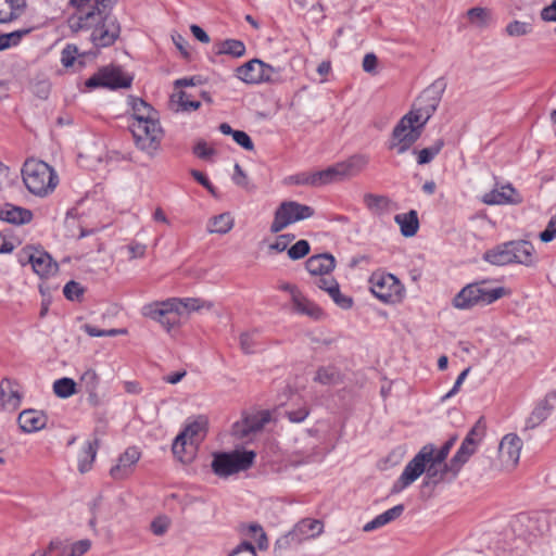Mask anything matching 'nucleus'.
I'll list each match as a JSON object with an SVG mask.
<instances>
[{
	"label": "nucleus",
	"mask_w": 556,
	"mask_h": 556,
	"mask_svg": "<svg viewBox=\"0 0 556 556\" xmlns=\"http://www.w3.org/2000/svg\"><path fill=\"white\" fill-rule=\"evenodd\" d=\"M117 0H70L73 12L67 18L73 33H89V39L97 48L115 43L121 35V25L112 10Z\"/></svg>",
	"instance_id": "nucleus-1"
},
{
	"label": "nucleus",
	"mask_w": 556,
	"mask_h": 556,
	"mask_svg": "<svg viewBox=\"0 0 556 556\" xmlns=\"http://www.w3.org/2000/svg\"><path fill=\"white\" fill-rule=\"evenodd\" d=\"M435 446L431 443L424 445L420 451L405 466L402 475L393 483L391 493L396 494L415 482L424 472L426 473L425 484H438L452 478L448 463H437L434 456Z\"/></svg>",
	"instance_id": "nucleus-2"
},
{
	"label": "nucleus",
	"mask_w": 556,
	"mask_h": 556,
	"mask_svg": "<svg viewBox=\"0 0 556 556\" xmlns=\"http://www.w3.org/2000/svg\"><path fill=\"white\" fill-rule=\"evenodd\" d=\"M22 177L27 190L41 198L52 193L59 184V177L53 167L36 159L25 161Z\"/></svg>",
	"instance_id": "nucleus-3"
},
{
	"label": "nucleus",
	"mask_w": 556,
	"mask_h": 556,
	"mask_svg": "<svg viewBox=\"0 0 556 556\" xmlns=\"http://www.w3.org/2000/svg\"><path fill=\"white\" fill-rule=\"evenodd\" d=\"M255 452L235 450L232 452H219L213 455L212 470L222 478H227L252 467Z\"/></svg>",
	"instance_id": "nucleus-4"
},
{
	"label": "nucleus",
	"mask_w": 556,
	"mask_h": 556,
	"mask_svg": "<svg viewBox=\"0 0 556 556\" xmlns=\"http://www.w3.org/2000/svg\"><path fill=\"white\" fill-rule=\"evenodd\" d=\"M424 128L412 114H405L392 130L389 149L395 150L397 154L405 153L420 138Z\"/></svg>",
	"instance_id": "nucleus-5"
},
{
	"label": "nucleus",
	"mask_w": 556,
	"mask_h": 556,
	"mask_svg": "<svg viewBox=\"0 0 556 556\" xmlns=\"http://www.w3.org/2000/svg\"><path fill=\"white\" fill-rule=\"evenodd\" d=\"M506 294L504 287L484 289L479 283L464 287L453 299L456 308L468 309L475 305H489Z\"/></svg>",
	"instance_id": "nucleus-6"
},
{
	"label": "nucleus",
	"mask_w": 556,
	"mask_h": 556,
	"mask_svg": "<svg viewBox=\"0 0 556 556\" xmlns=\"http://www.w3.org/2000/svg\"><path fill=\"white\" fill-rule=\"evenodd\" d=\"M314 214V208L306 204L296 201H283L275 211L269 230L271 233H279L289 225L311 218Z\"/></svg>",
	"instance_id": "nucleus-7"
},
{
	"label": "nucleus",
	"mask_w": 556,
	"mask_h": 556,
	"mask_svg": "<svg viewBox=\"0 0 556 556\" xmlns=\"http://www.w3.org/2000/svg\"><path fill=\"white\" fill-rule=\"evenodd\" d=\"M130 130L135 138L136 146L147 152L153 154L159 148L163 138V129L159 118L147 121V123H132Z\"/></svg>",
	"instance_id": "nucleus-8"
},
{
	"label": "nucleus",
	"mask_w": 556,
	"mask_h": 556,
	"mask_svg": "<svg viewBox=\"0 0 556 556\" xmlns=\"http://www.w3.org/2000/svg\"><path fill=\"white\" fill-rule=\"evenodd\" d=\"M372 294L384 303L401 301L403 286L392 274L374 273L369 278Z\"/></svg>",
	"instance_id": "nucleus-9"
},
{
	"label": "nucleus",
	"mask_w": 556,
	"mask_h": 556,
	"mask_svg": "<svg viewBox=\"0 0 556 556\" xmlns=\"http://www.w3.org/2000/svg\"><path fill=\"white\" fill-rule=\"evenodd\" d=\"M131 81L132 77L125 75L119 67L105 66L88 78L85 86L89 89L99 87L118 89L130 87Z\"/></svg>",
	"instance_id": "nucleus-10"
},
{
	"label": "nucleus",
	"mask_w": 556,
	"mask_h": 556,
	"mask_svg": "<svg viewBox=\"0 0 556 556\" xmlns=\"http://www.w3.org/2000/svg\"><path fill=\"white\" fill-rule=\"evenodd\" d=\"M440 101L441 92L434 87H429L416 99L408 114H412L416 121L426 126L430 117L437 111Z\"/></svg>",
	"instance_id": "nucleus-11"
},
{
	"label": "nucleus",
	"mask_w": 556,
	"mask_h": 556,
	"mask_svg": "<svg viewBox=\"0 0 556 556\" xmlns=\"http://www.w3.org/2000/svg\"><path fill=\"white\" fill-rule=\"evenodd\" d=\"M522 447L521 439L515 433H508L503 437L498 445V458L501 462V469H514L520 458Z\"/></svg>",
	"instance_id": "nucleus-12"
},
{
	"label": "nucleus",
	"mask_w": 556,
	"mask_h": 556,
	"mask_svg": "<svg viewBox=\"0 0 556 556\" xmlns=\"http://www.w3.org/2000/svg\"><path fill=\"white\" fill-rule=\"evenodd\" d=\"M143 315L159 321L168 331L178 323L177 309L169 302L146 305Z\"/></svg>",
	"instance_id": "nucleus-13"
},
{
	"label": "nucleus",
	"mask_w": 556,
	"mask_h": 556,
	"mask_svg": "<svg viewBox=\"0 0 556 556\" xmlns=\"http://www.w3.org/2000/svg\"><path fill=\"white\" fill-rule=\"evenodd\" d=\"M268 421L269 414L267 412L250 415L247 416L242 421H237L232 426V433L239 439H245L251 434L261 431Z\"/></svg>",
	"instance_id": "nucleus-14"
},
{
	"label": "nucleus",
	"mask_w": 556,
	"mask_h": 556,
	"mask_svg": "<svg viewBox=\"0 0 556 556\" xmlns=\"http://www.w3.org/2000/svg\"><path fill=\"white\" fill-rule=\"evenodd\" d=\"M141 453L136 446H130L118 457V462L110 470V475L115 480H123L131 472L134 466L140 459Z\"/></svg>",
	"instance_id": "nucleus-15"
},
{
	"label": "nucleus",
	"mask_w": 556,
	"mask_h": 556,
	"mask_svg": "<svg viewBox=\"0 0 556 556\" xmlns=\"http://www.w3.org/2000/svg\"><path fill=\"white\" fill-rule=\"evenodd\" d=\"M482 202L488 205L520 204L522 198L511 185L494 189L482 197Z\"/></svg>",
	"instance_id": "nucleus-16"
},
{
	"label": "nucleus",
	"mask_w": 556,
	"mask_h": 556,
	"mask_svg": "<svg viewBox=\"0 0 556 556\" xmlns=\"http://www.w3.org/2000/svg\"><path fill=\"white\" fill-rule=\"evenodd\" d=\"M514 263L525 266H534L536 264L535 249L530 241L515 240L509 241Z\"/></svg>",
	"instance_id": "nucleus-17"
},
{
	"label": "nucleus",
	"mask_w": 556,
	"mask_h": 556,
	"mask_svg": "<svg viewBox=\"0 0 556 556\" xmlns=\"http://www.w3.org/2000/svg\"><path fill=\"white\" fill-rule=\"evenodd\" d=\"M47 415L37 409H25L17 418V422L23 432H36L43 429L47 425Z\"/></svg>",
	"instance_id": "nucleus-18"
},
{
	"label": "nucleus",
	"mask_w": 556,
	"mask_h": 556,
	"mask_svg": "<svg viewBox=\"0 0 556 556\" xmlns=\"http://www.w3.org/2000/svg\"><path fill=\"white\" fill-rule=\"evenodd\" d=\"M336 267V258L330 253H321L311 256L305 262V268L313 276L330 274Z\"/></svg>",
	"instance_id": "nucleus-19"
},
{
	"label": "nucleus",
	"mask_w": 556,
	"mask_h": 556,
	"mask_svg": "<svg viewBox=\"0 0 556 556\" xmlns=\"http://www.w3.org/2000/svg\"><path fill=\"white\" fill-rule=\"evenodd\" d=\"M33 212L28 208L5 203L0 207V219L13 225H25L33 220Z\"/></svg>",
	"instance_id": "nucleus-20"
},
{
	"label": "nucleus",
	"mask_w": 556,
	"mask_h": 556,
	"mask_svg": "<svg viewBox=\"0 0 556 556\" xmlns=\"http://www.w3.org/2000/svg\"><path fill=\"white\" fill-rule=\"evenodd\" d=\"M261 66H263L261 60L252 59L236 68V77L249 85L262 84L264 72Z\"/></svg>",
	"instance_id": "nucleus-21"
},
{
	"label": "nucleus",
	"mask_w": 556,
	"mask_h": 556,
	"mask_svg": "<svg viewBox=\"0 0 556 556\" xmlns=\"http://www.w3.org/2000/svg\"><path fill=\"white\" fill-rule=\"evenodd\" d=\"M16 383L8 378L0 383V402L4 409L15 410L21 404L22 396L15 388Z\"/></svg>",
	"instance_id": "nucleus-22"
},
{
	"label": "nucleus",
	"mask_w": 556,
	"mask_h": 556,
	"mask_svg": "<svg viewBox=\"0 0 556 556\" xmlns=\"http://www.w3.org/2000/svg\"><path fill=\"white\" fill-rule=\"evenodd\" d=\"M323 523L316 519H303L289 533L292 540L296 539L299 542L307 539H313L323 532Z\"/></svg>",
	"instance_id": "nucleus-23"
},
{
	"label": "nucleus",
	"mask_w": 556,
	"mask_h": 556,
	"mask_svg": "<svg viewBox=\"0 0 556 556\" xmlns=\"http://www.w3.org/2000/svg\"><path fill=\"white\" fill-rule=\"evenodd\" d=\"M198 445L178 434L172 445L174 456L182 464H190L195 458Z\"/></svg>",
	"instance_id": "nucleus-24"
},
{
	"label": "nucleus",
	"mask_w": 556,
	"mask_h": 556,
	"mask_svg": "<svg viewBox=\"0 0 556 556\" xmlns=\"http://www.w3.org/2000/svg\"><path fill=\"white\" fill-rule=\"evenodd\" d=\"M483 260L496 266H504L514 263L509 241L488 250L483 255Z\"/></svg>",
	"instance_id": "nucleus-25"
},
{
	"label": "nucleus",
	"mask_w": 556,
	"mask_h": 556,
	"mask_svg": "<svg viewBox=\"0 0 556 556\" xmlns=\"http://www.w3.org/2000/svg\"><path fill=\"white\" fill-rule=\"evenodd\" d=\"M551 399H556V391L548 393L546 397L535 406L527 419V428H535L548 418L554 408L553 405L549 404Z\"/></svg>",
	"instance_id": "nucleus-26"
},
{
	"label": "nucleus",
	"mask_w": 556,
	"mask_h": 556,
	"mask_svg": "<svg viewBox=\"0 0 556 556\" xmlns=\"http://www.w3.org/2000/svg\"><path fill=\"white\" fill-rule=\"evenodd\" d=\"M476 452L475 446H470L469 440H464L456 454L448 463V469L452 471V478H456L462 467L469 460L470 456Z\"/></svg>",
	"instance_id": "nucleus-27"
},
{
	"label": "nucleus",
	"mask_w": 556,
	"mask_h": 556,
	"mask_svg": "<svg viewBox=\"0 0 556 556\" xmlns=\"http://www.w3.org/2000/svg\"><path fill=\"white\" fill-rule=\"evenodd\" d=\"M26 0H0V23L18 18L25 11Z\"/></svg>",
	"instance_id": "nucleus-28"
},
{
	"label": "nucleus",
	"mask_w": 556,
	"mask_h": 556,
	"mask_svg": "<svg viewBox=\"0 0 556 556\" xmlns=\"http://www.w3.org/2000/svg\"><path fill=\"white\" fill-rule=\"evenodd\" d=\"M394 222L400 226L402 236L409 238L417 233L419 229L418 214L415 210L407 213L396 214Z\"/></svg>",
	"instance_id": "nucleus-29"
},
{
	"label": "nucleus",
	"mask_w": 556,
	"mask_h": 556,
	"mask_svg": "<svg viewBox=\"0 0 556 556\" xmlns=\"http://www.w3.org/2000/svg\"><path fill=\"white\" fill-rule=\"evenodd\" d=\"M33 270L40 277L49 276L58 270V264L53 262L50 254L46 251L37 250L33 260Z\"/></svg>",
	"instance_id": "nucleus-30"
},
{
	"label": "nucleus",
	"mask_w": 556,
	"mask_h": 556,
	"mask_svg": "<svg viewBox=\"0 0 556 556\" xmlns=\"http://www.w3.org/2000/svg\"><path fill=\"white\" fill-rule=\"evenodd\" d=\"M369 159L364 154H354L339 162L344 179L358 175L368 164Z\"/></svg>",
	"instance_id": "nucleus-31"
},
{
	"label": "nucleus",
	"mask_w": 556,
	"mask_h": 556,
	"mask_svg": "<svg viewBox=\"0 0 556 556\" xmlns=\"http://www.w3.org/2000/svg\"><path fill=\"white\" fill-rule=\"evenodd\" d=\"M134 123H147L150 119L159 118L157 112L144 100L140 98H131Z\"/></svg>",
	"instance_id": "nucleus-32"
},
{
	"label": "nucleus",
	"mask_w": 556,
	"mask_h": 556,
	"mask_svg": "<svg viewBox=\"0 0 556 556\" xmlns=\"http://www.w3.org/2000/svg\"><path fill=\"white\" fill-rule=\"evenodd\" d=\"M294 309L303 315H306L315 320H318L323 317L324 313L321 308L305 298L302 293L294 294V300L292 301Z\"/></svg>",
	"instance_id": "nucleus-33"
},
{
	"label": "nucleus",
	"mask_w": 556,
	"mask_h": 556,
	"mask_svg": "<svg viewBox=\"0 0 556 556\" xmlns=\"http://www.w3.org/2000/svg\"><path fill=\"white\" fill-rule=\"evenodd\" d=\"M239 532L244 536L254 539L261 551H264L268 547L266 533L260 523H241L239 526Z\"/></svg>",
	"instance_id": "nucleus-34"
},
{
	"label": "nucleus",
	"mask_w": 556,
	"mask_h": 556,
	"mask_svg": "<svg viewBox=\"0 0 556 556\" xmlns=\"http://www.w3.org/2000/svg\"><path fill=\"white\" fill-rule=\"evenodd\" d=\"M99 448V439H94L93 441H88L86 443V447L84 448L81 455L78 459V470L81 473H85L91 469L92 463L94 462L97 452Z\"/></svg>",
	"instance_id": "nucleus-35"
},
{
	"label": "nucleus",
	"mask_w": 556,
	"mask_h": 556,
	"mask_svg": "<svg viewBox=\"0 0 556 556\" xmlns=\"http://www.w3.org/2000/svg\"><path fill=\"white\" fill-rule=\"evenodd\" d=\"M233 227V219L229 213H223L208 220L207 231L210 233L225 235Z\"/></svg>",
	"instance_id": "nucleus-36"
},
{
	"label": "nucleus",
	"mask_w": 556,
	"mask_h": 556,
	"mask_svg": "<svg viewBox=\"0 0 556 556\" xmlns=\"http://www.w3.org/2000/svg\"><path fill=\"white\" fill-rule=\"evenodd\" d=\"M314 381L325 386L338 384L342 381V377L337 367L321 366L317 369Z\"/></svg>",
	"instance_id": "nucleus-37"
},
{
	"label": "nucleus",
	"mask_w": 556,
	"mask_h": 556,
	"mask_svg": "<svg viewBox=\"0 0 556 556\" xmlns=\"http://www.w3.org/2000/svg\"><path fill=\"white\" fill-rule=\"evenodd\" d=\"M217 54H228L233 58H240L245 53V46L241 40L226 39L215 45Z\"/></svg>",
	"instance_id": "nucleus-38"
},
{
	"label": "nucleus",
	"mask_w": 556,
	"mask_h": 556,
	"mask_svg": "<svg viewBox=\"0 0 556 556\" xmlns=\"http://www.w3.org/2000/svg\"><path fill=\"white\" fill-rule=\"evenodd\" d=\"M205 421L203 418H199L188 424L185 429L179 433L184 435L189 442L199 445L204 438Z\"/></svg>",
	"instance_id": "nucleus-39"
},
{
	"label": "nucleus",
	"mask_w": 556,
	"mask_h": 556,
	"mask_svg": "<svg viewBox=\"0 0 556 556\" xmlns=\"http://www.w3.org/2000/svg\"><path fill=\"white\" fill-rule=\"evenodd\" d=\"M318 187L338 182L344 179L340 164L336 163L326 169L316 172Z\"/></svg>",
	"instance_id": "nucleus-40"
},
{
	"label": "nucleus",
	"mask_w": 556,
	"mask_h": 556,
	"mask_svg": "<svg viewBox=\"0 0 556 556\" xmlns=\"http://www.w3.org/2000/svg\"><path fill=\"white\" fill-rule=\"evenodd\" d=\"M444 143V140L439 138L428 148H424L419 151L414 150L413 153L417 154V163L419 165H425L432 162L434 157L441 152Z\"/></svg>",
	"instance_id": "nucleus-41"
},
{
	"label": "nucleus",
	"mask_w": 556,
	"mask_h": 556,
	"mask_svg": "<svg viewBox=\"0 0 556 556\" xmlns=\"http://www.w3.org/2000/svg\"><path fill=\"white\" fill-rule=\"evenodd\" d=\"M192 97V94L179 90L172 96L170 101L172 103H177L178 108L176 111H197L201 106V102L198 100H191Z\"/></svg>",
	"instance_id": "nucleus-42"
},
{
	"label": "nucleus",
	"mask_w": 556,
	"mask_h": 556,
	"mask_svg": "<svg viewBox=\"0 0 556 556\" xmlns=\"http://www.w3.org/2000/svg\"><path fill=\"white\" fill-rule=\"evenodd\" d=\"M364 203L369 211L375 214H382L388 211L390 199L386 195H378L374 193H366L364 195Z\"/></svg>",
	"instance_id": "nucleus-43"
},
{
	"label": "nucleus",
	"mask_w": 556,
	"mask_h": 556,
	"mask_svg": "<svg viewBox=\"0 0 556 556\" xmlns=\"http://www.w3.org/2000/svg\"><path fill=\"white\" fill-rule=\"evenodd\" d=\"M467 16L478 27H486L492 22V11L486 8H471L467 11Z\"/></svg>",
	"instance_id": "nucleus-44"
},
{
	"label": "nucleus",
	"mask_w": 556,
	"mask_h": 556,
	"mask_svg": "<svg viewBox=\"0 0 556 556\" xmlns=\"http://www.w3.org/2000/svg\"><path fill=\"white\" fill-rule=\"evenodd\" d=\"M76 386L72 378L64 377L54 381L53 392L61 399H67L77 392Z\"/></svg>",
	"instance_id": "nucleus-45"
},
{
	"label": "nucleus",
	"mask_w": 556,
	"mask_h": 556,
	"mask_svg": "<svg viewBox=\"0 0 556 556\" xmlns=\"http://www.w3.org/2000/svg\"><path fill=\"white\" fill-rule=\"evenodd\" d=\"M533 25L531 22L515 20L507 24L505 31L509 37H521L531 34Z\"/></svg>",
	"instance_id": "nucleus-46"
},
{
	"label": "nucleus",
	"mask_w": 556,
	"mask_h": 556,
	"mask_svg": "<svg viewBox=\"0 0 556 556\" xmlns=\"http://www.w3.org/2000/svg\"><path fill=\"white\" fill-rule=\"evenodd\" d=\"M99 386V376L97 375L94 369H87L79 379V387L85 390V392L97 391Z\"/></svg>",
	"instance_id": "nucleus-47"
},
{
	"label": "nucleus",
	"mask_w": 556,
	"mask_h": 556,
	"mask_svg": "<svg viewBox=\"0 0 556 556\" xmlns=\"http://www.w3.org/2000/svg\"><path fill=\"white\" fill-rule=\"evenodd\" d=\"M311 251L308 241L301 239L288 249V256L292 261H298L305 257Z\"/></svg>",
	"instance_id": "nucleus-48"
},
{
	"label": "nucleus",
	"mask_w": 556,
	"mask_h": 556,
	"mask_svg": "<svg viewBox=\"0 0 556 556\" xmlns=\"http://www.w3.org/2000/svg\"><path fill=\"white\" fill-rule=\"evenodd\" d=\"M291 184L300 186L318 187L316 172H303L289 177Z\"/></svg>",
	"instance_id": "nucleus-49"
},
{
	"label": "nucleus",
	"mask_w": 556,
	"mask_h": 556,
	"mask_svg": "<svg viewBox=\"0 0 556 556\" xmlns=\"http://www.w3.org/2000/svg\"><path fill=\"white\" fill-rule=\"evenodd\" d=\"M485 432V425L480 418L475 426L469 430L466 438L464 440L470 441V446H475L477 448L478 443L481 441L482 437Z\"/></svg>",
	"instance_id": "nucleus-50"
},
{
	"label": "nucleus",
	"mask_w": 556,
	"mask_h": 556,
	"mask_svg": "<svg viewBox=\"0 0 556 556\" xmlns=\"http://www.w3.org/2000/svg\"><path fill=\"white\" fill-rule=\"evenodd\" d=\"M255 336L256 333L254 331L243 332L240 334V348L243 353L252 354L255 352V348L257 346Z\"/></svg>",
	"instance_id": "nucleus-51"
},
{
	"label": "nucleus",
	"mask_w": 556,
	"mask_h": 556,
	"mask_svg": "<svg viewBox=\"0 0 556 556\" xmlns=\"http://www.w3.org/2000/svg\"><path fill=\"white\" fill-rule=\"evenodd\" d=\"M295 236L292 233L279 235L277 236L275 242L268 245V252H278L281 253L283 251H288L289 243L294 240Z\"/></svg>",
	"instance_id": "nucleus-52"
},
{
	"label": "nucleus",
	"mask_w": 556,
	"mask_h": 556,
	"mask_svg": "<svg viewBox=\"0 0 556 556\" xmlns=\"http://www.w3.org/2000/svg\"><path fill=\"white\" fill-rule=\"evenodd\" d=\"M63 293L67 300L76 301L84 294V288L79 282L71 280L64 286Z\"/></svg>",
	"instance_id": "nucleus-53"
},
{
	"label": "nucleus",
	"mask_w": 556,
	"mask_h": 556,
	"mask_svg": "<svg viewBox=\"0 0 556 556\" xmlns=\"http://www.w3.org/2000/svg\"><path fill=\"white\" fill-rule=\"evenodd\" d=\"M457 439V435H452L439 450L435 448L434 456H437V463L445 462Z\"/></svg>",
	"instance_id": "nucleus-54"
},
{
	"label": "nucleus",
	"mask_w": 556,
	"mask_h": 556,
	"mask_svg": "<svg viewBox=\"0 0 556 556\" xmlns=\"http://www.w3.org/2000/svg\"><path fill=\"white\" fill-rule=\"evenodd\" d=\"M37 250L38 249L34 248L33 245L23 248L17 254L18 263L22 266H26L28 264L33 266V260L35 258Z\"/></svg>",
	"instance_id": "nucleus-55"
},
{
	"label": "nucleus",
	"mask_w": 556,
	"mask_h": 556,
	"mask_svg": "<svg viewBox=\"0 0 556 556\" xmlns=\"http://www.w3.org/2000/svg\"><path fill=\"white\" fill-rule=\"evenodd\" d=\"M180 304L189 312H195V311H199L203 307H207V308H211L212 307V304L211 303H205L204 301H202L201 299H194V298H187V299H184V300H180Z\"/></svg>",
	"instance_id": "nucleus-56"
},
{
	"label": "nucleus",
	"mask_w": 556,
	"mask_h": 556,
	"mask_svg": "<svg viewBox=\"0 0 556 556\" xmlns=\"http://www.w3.org/2000/svg\"><path fill=\"white\" fill-rule=\"evenodd\" d=\"M556 238V214L552 216L546 228L540 233L542 242H551Z\"/></svg>",
	"instance_id": "nucleus-57"
},
{
	"label": "nucleus",
	"mask_w": 556,
	"mask_h": 556,
	"mask_svg": "<svg viewBox=\"0 0 556 556\" xmlns=\"http://www.w3.org/2000/svg\"><path fill=\"white\" fill-rule=\"evenodd\" d=\"M77 54L75 46L67 45L61 53V63L64 67H70L74 64Z\"/></svg>",
	"instance_id": "nucleus-58"
},
{
	"label": "nucleus",
	"mask_w": 556,
	"mask_h": 556,
	"mask_svg": "<svg viewBox=\"0 0 556 556\" xmlns=\"http://www.w3.org/2000/svg\"><path fill=\"white\" fill-rule=\"evenodd\" d=\"M232 139L243 149L248 151H252L254 149V144L250 136L243 130H236L232 135Z\"/></svg>",
	"instance_id": "nucleus-59"
},
{
	"label": "nucleus",
	"mask_w": 556,
	"mask_h": 556,
	"mask_svg": "<svg viewBox=\"0 0 556 556\" xmlns=\"http://www.w3.org/2000/svg\"><path fill=\"white\" fill-rule=\"evenodd\" d=\"M193 153L202 160H207L212 155L215 154V150L207 147L206 142L204 140H200L197 142V144L193 147Z\"/></svg>",
	"instance_id": "nucleus-60"
},
{
	"label": "nucleus",
	"mask_w": 556,
	"mask_h": 556,
	"mask_svg": "<svg viewBox=\"0 0 556 556\" xmlns=\"http://www.w3.org/2000/svg\"><path fill=\"white\" fill-rule=\"evenodd\" d=\"M91 542L88 539L77 541L72 545L68 556H81L89 551Z\"/></svg>",
	"instance_id": "nucleus-61"
},
{
	"label": "nucleus",
	"mask_w": 556,
	"mask_h": 556,
	"mask_svg": "<svg viewBox=\"0 0 556 556\" xmlns=\"http://www.w3.org/2000/svg\"><path fill=\"white\" fill-rule=\"evenodd\" d=\"M241 553H248L250 556H256L255 547L249 541L241 542L229 553L228 556H239Z\"/></svg>",
	"instance_id": "nucleus-62"
},
{
	"label": "nucleus",
	"mask_w": 556,
	"mask_h": 556,
	"mask_svg": "<svg viewBox=\"0 0 556 556\" xmlns=\"http://www.w3.org/2000/svg\"><path fill=\"white\" fill-rule=\"evenodd\" d=\"M232 180L237 186H240L245 189L249 188L248 176L238 163L235 165V173L232 176Z\"/></svg>",
	"instance_id": "nucleus-63"
},
{
	"label": "nucleus",
	"mask_w": 556,
	"mask_h": 556,
	"mask_svg": "<svg viewBox=\"0 0 556 556\" xmlns=\"http://www.w3.org/2000/svg\"><path fill=\"white\" fill-rule=\"evenodd\" d=\"M540 16L544 22H556V0H553L549 5L544 7Z\"/></svg>",
	"instance_id": "nucleus-64"
}]
</instances>
